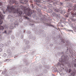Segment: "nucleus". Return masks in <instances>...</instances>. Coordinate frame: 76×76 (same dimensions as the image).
<instances>
[{"label":"nucleus","mask_w":76,"mask_h":76,"mask_svg":"<svg viewBox=\"0 0 76 76\" xmlns=\"http://www.w3.org/2000/svg\"><path fill=\"white\" fill-rule=\"evenodd\" d=\"M61 54L62 56L59 59V61L61 63L58 62L56 64V66L58 68L63 67L65 64H67L69 60V58H68L69 53L62 52Z\"/></svg>","instance_id":"f257e3e1"},{"label":"nucleus","mask_w":76,"mask_h":76,"mask_svg":"<svg viewBox=\"0 0 76 76\" xmlns=\"http://www.w3.org/2000/svg\"><path fill=\"white\" fill-rule=\"evenodd\" d=\"M7 9H8L10 13H18L20 15L22 14V11H20L18 12V10L15 9V6H12L11 8H10L9 6L7 7Z\"/></svg>","instance_id":"f03ea898"},{"label":"nucleus","mask_w":76,"mask_h":76,"mask_svg":"<svg viewBox=\"0 0 76 76\" xmlns=\"http://www.w3.org/2000/svg\"><path fill=\"white\" fill-rule=\"evenodd\" d=\"M18 26V22L17 21H15L12 25L10 26L9 28L10 29H13V28H15L16 27Z\"/></svg>","instance_id":"7ed1b4c3"},{"label":"nucleus","mask_w":76,"mask_h":76,"mask_svg":"<svg viewBox=\"0 0 76 76\" xmlns=\"http://www.w3.org/2000/svg\"><path fill=\"white\" fill-rule=\"evenodd\" d=\"M4 15H2L1 12H0V25L2 24L3 23V19H4Z\"/></svg>","instance_id":"20e7f679"},{"label":"nucleus","mask_w":76,"mask_h":76,"mask_svg":"<svg viewBox=\"0 0 76 76\" xmlns=\"http://www.w3.org/2000/svg\"><path fill=\"white\" fill-rule=\"evenodd\" d=\"M55 11L57 13H60L61 14L63 13V11L60 9H55Z\"/></svg>","instance_id":"39448f33"},{"label":"nucleus","mask_w":76,"mask_h":76,"mask_svg":"<svg viewBox=\"0 0 76 76\" xmlns=\"http://www.w3.org/2000/svg\"><path fill=\"white\" fill-rule=\"evenodd\" d=\"M34 1L36 2V4L38 5V6H39L38 3H42V1H43V0H34Z\"/></svg>","instance_id":"423d86ee"},{"label":"nucleus","mask_w":76,"mask_h":76,"mask_svg":"<svg viewBox=\"0 0 76 76\" xmlns=\"http://www.w3.org/2000/svg\"><path fill=\"white\" fill-rule=\"evenodd\" d=\"M8 18H9L8 19H10V21L11 22H13L14 20H15L14 18L12 17V16L10 15L9 16H8Z\"/></svg>","instance_id":"0eeeda50"},{"label":"nucleus","mask_w":76,"mask_h":76,"mask_svg":"<svg viewBox=\"0 0 76 76\" xmlns=\"http://www.w3.org/2000/svg\"><path fill=\"white\" fill-rule=\"evenodd\" d=\"M46 26H52V27H53V28H55V29H57V30H58V29L57 28H56L55 26H53V25H51L50 24H49L48 23H47L46 24Z\"/></svg>","instance_id":"6e6552de"},{"label":"nucleus","mask_w":76,"mask_h":76,"mask_svg":"<svg viewBox=\"0 0 76 76\" xmlns=\"http://www.w3.org/2000/svg\"><path fill=\"white\" fill-rule=\"evenodd\" d=\"M52 72L54 73V72H57L58 73L59 72H58V71L57 70V68L55 67L54 68H53L52 69Z\"/></svg>","instance_id":"1a4fd4ad"},{"label":"nucleus","mask_w":76,"mask_h":76,"mask_svg":"<svg viewBox=\"0 0 76 76\" xmlns=\"http://www.w3.org/2000/svg\"><path fill=\"white\" fill-rule=\"evenodd\" d=\"M55 16L57 17V18H60V15L57 14H55Z\"/></svg>","instance_id":"9d476101"},{"label":"nucleus","mask_w":76,"mask_h":76,"mask_svg":"<svg viewBox=\"0 0 76 76\" xmlns=\"http://www.w3.org/2000/svg\"><path fill=\"white\" fill-rule=\"evenodd\" d=\"M32 14V13L31 11L28 12L27 13V15L31 16V15Z\"/></svg>","instance_id":"9b49d317"},{"label":"nucleus","mask_w":76,"mask_h":76,"mask_svg":"<svg viewBox=\"0 0 76 76\" xmlns=\"http://www.w3.org/2000/svg\"><path fill=\"white\" fill-rule=\"evenodd\" d=\"M10 44V41H9L8 42V43H5V45L7 46V47H8L9 46V44Z\"/></svg>","instance_id":"f8f14e48"},{"label":"nucleus","mask_w":76,"mask_h":76,"mask_svg":"<svg viewBox=\"0 0 76 76\" xmlns=\"http://www.w3.org/2000/svg\"><path fill=\"white\" fill-rule=\"evenodd\" d=\"M71 76H74L75 75V72H72L71 73Z\"/></svg>","instance_id":"ddd939ff"},{"label":"nucleus","mask_w":76,"mask_h":76,"mask_svg":"<svg viewBox=\"0 0 76 76\" xmlns=\"http://www.w3.org/2000/svg\"><path fill=\"white\" fill-rule=\"evenodd\" d=\"M73 10H74V11H76V4L75 5V6L73 8Z\"/></svg>","instance_id":"4468645a"},{"label":"nucleus","mask_w":76,"mask_h":76,"mask_svg":"<svg viewBox=\"0 0 76 76\" xmlns=\"http://www.w3.org/2000/svg\"><path fill=\"white\" fill-rule=\"evenodd\" d=\"M6 56H7V55L6 54V53H4L3 54V57H6Z\"/></svg>","instance_id":"2eb2a0df"},{"label":"nucleus","mask_w":76,"mask_h":76,"mask_svg":"<svg viewBox=\"0 0 76 76\" xmlns=\"http://www.w3.org/2000/svg\"><path fill=\"white\" fill-rule=\"evenodd\" d=\"M7 52L8 53H10V52H11V50L10 49H8L7 50Z\"/></svg>","instance_id":"dca6fc26"},{"label":"nucleus","mask_w":76,"mask_h":76,"mask_svg":"<svg viewBox=\"0 0 76 76\" xmlns=\"http://www.w3.org/2000/svg\"><path fill=\"white\" fill-rule=\"evenodd\" d=\"M65 19L63 18L61 20V22H63L64 21Z\"/></svg>","instance_id":"f3484780"},{"label":"nucleus","mask_w":76,"mask_h":76,"mask_svg":"<svg viewBox=\"0 0 76 76\" xmlns=\"http://www.w3.org/2000/svg\"><path fill=\"white\" fill-rule=\"evenodd\" d=\"M0 30H1L2 31H3V29H4V27L3 26H1L0 28Z\"/></svg>","instance_id":"a211bd4d"},{"label":"nucleus","mask_w":76,"mask_h":76,"mask_svg":"<svg viewBox=\"0 0 76 76\" xmlns=\"http://www.w3.org/2000/svg\"><path fill=\"white\" fill-rule=\"evenodd\" d=\"M40 21H41V22H42L43 23H44V19H42V18H41L40 19Z\"/></svg>","instance_id":"6ab92c4d"},{"label":"nucleus","mask_w":76,"mask_h":76,"mask_svg":"<svg viewBox=\"0 0 76 76\" xmlns=\"http://www.w3.org/2000/svg\"><path fill=\"white\" fill-rule=\"evenodd\" d=\"M0 47L1 48H3L4 47V45L3 44H1L0 45Z\"/></svg>","instance_id":"aec40b11"},{"label":"nucleus","mask_w":76,"mask_h":76,"mask_svg":"<svg viewBox=\"0 0 76 76\" xmlns=\"http://www.w3.org/2000/svg\"><path fill=\"white\" fill-rule=\"evenodd\" d=\"M30 25L32 26V27H35V25H34V24H30Z\"/></svg>","instance_id":"412c9836"},{"label":"nucleus","mask_w":76,"mask_h":76,"mask_svg":"<svg viewBox=\"0 0 76 76\" xmlns=\"http://www.w3.org/2000/svg\"><path fill=\"white\" fill-rule=\"evenodd\" d=\"M61 42H63V43H64V39H61Z\"/></svg>","instance_id":"4be33fe9"},{"label":"nucleus","mask_w":76,"mask_h":76,"mask_svg":"<svg viewBox=\"0 0 76 76\" xmlns=\"http://www.w3.org/2000/svg\"><path fill=\"white\" fill-rule=\"evenodd\" d=\"M30 6L32 9H33V8H34V6L33 4H31L30 5Z\"/></svg>","instance_id":"5701e85b"},{"label":"nucleus","mask_w":76,"mask_h":76,"mask_svg":"<svg viewBox=\"0 0 76 76\" xmlns=\"http://www.w3.org/2000/svg\"><path fill=\"white\" fill-rule=\"evenodd\" d=\"M59 73L60 74V75H61V76H64V74L63 73H60V72H59Z\"/></svg>","instance_id":"b1692460"},{"label":"nucleus","mask_w":76,"mask_h":76,"mask_svg":"<svg viewBox=\"0 0 76 76\" xmlns=\"http://www.w3.org/2000/svg\"><path fill=\"white\" fill-rule=\"evenodd\" d=\"M24 18H25V19H28H28H29V18H28V17H26V16H24Z\"/></svg>","instance_id":"393cba45"},{"label":"nucleus","mask_w":76,"mask_h":76,"mask_svg":"<svg viewBox=\"0 0 76 76\" xmlns=\"http://www.w3.org/2000/svg\"><path fill=\"white\" fill-rule=\"evenodd\" d=\"M19 22H22V19L20 18L19 19Z\"/></svg>","instance_id":"a878e982"},{"label":"nucleus","mask_w":76,"mask_h":76,"mask_svg":"<svg viewBox=\"0 0 76 76\" xmlns=\"http://www.w3.org/2000/svg\"><path fill=\"white\" fill-rule=\"evenodd\" d=\"M22 1H23V2H25V3H26L27 2V0H21Z\"/></svg>","instance_id":"bb28decb"},{"label":"nucleus","mask_w":76,"mask_h":76,"mask_svg":"<svg viewBox=\"0 0 76 76\" xmlns=\"http://www.w3.org/2000/svg\"><path fill=\"white\" fill-rule=\"evenodd\" d=\"M72 70L71 69H69V70H68V72L69 73H70L72 72Z\"/></svg>","instance_id":"cd10ccee"},{"label":"nucleus","mask_w":76,"mask_h":76,"mask_svg":"<svg viewBox=\"0 0 76 76\" xmlns=\"http://www.w3.org/2000/svg\"><path fill=\"white\" fill-rule=\"evenodd\" d=\"M71 9L70 8H69L68 9V12H69L70 11H71Z\"/></svg>","instance_id":"c85d7f7f"},{"label":"nucleus","mask_w":76,"mask_h":76,"mask_svg":"<svg viewBox=\"0 0 76 76\" xmlns=\"http://www.w3.org/2000/svg\"><path fill=\"white\" fill-rule=\"evenodd\" d=\"M2 34H7V31L5 30L4 32H2Z\"/></svg>","instance_id":"c756f323"},{"label":"nucleus","mask_w":76,"mask_h":76,"mask_svg":"<svg viewBox=\"0 0 76 76\" xmlns=\"http://www.w3.org/2000/svg\"><path fill=\"white\" fill-rule=\"evenodd\" d=\"M67 31H69V32H73V30H67Z\"/></svg>","instance_id":"7c9ffc66"},{"label":"nucleus","mask_w":76,"mask_h":76,"mask_svg":"<svg viewBox=\"0 0 76 76\" xmlns=\"http://www.w3.org/2000/svg\"><path fill=\"white\" fill-rule=\"evenodd\" d=\"M9 60H10V59H7L5 60V61H9Z\"/></svg>","instance_id":"2f4dec72"},{"label":"nucleus","mask_w":76,"mask_h":76,"mask_svg":"<svg viewBox=\"0 0 76 76\" xmlns=\"http://www.w3.org/2000/svg\"><path fill=\"white\" fill-rule=\"evenodd\" d=\"M27 48H30V45H28L27 46Z\"/></svg>","instance_id":"473e14b6"},{"label":"nucleus","mask_w":76,"mask_h":76,"mask_svg":"<svg viewBox=\"0 0 76 76\" xmlns=\"http://www.w3.org/2000/svg\"><path fill=\"white\" fill-rule=\"evenodd\" d=\"M6 73V71H4L2 72V74H4V73Z\"/></svg>","instance_id":"72a5a7b5"},{"label":"nucleus","mask_w":76,"mask_h":76,"mask_svg":"<svg viewBox=\"0 0 76 76\" xmlns=\"http://www.w3.org/2000/svg\"><path fill=\"white\" fill-rule=\"evenodd\" d=\"M46 1V2H49V1H50V0H45Z\"/></svg>","instance_id":"f704fd0d"},{"label":"nucleus","mask_w":76,"mask_h":76,"mask_svg":"<svg viewBox=\"0 0 76 76\" xmlns=\"http://www.w3.org/2000/svg\"><path fill=\"white\" fill-rule=\"evenodd\" d=\"M65 17H66V18H68V17H69V15H65Z\"/></svg>","instance_id":"c9c22d12"},{"label":"nucleus","mask_w":76,"mask_h":76,"mask_svg":"<svg viewBox=\"0 0 76 76\" xmlns=\"http://www.w3.org/2000/svg\"><path fill=\"white\" fill-rule=\"evenodd\" d=\"M59 4L60 5H63V3H61V2H60L59 3Z\"/></svg>","instance_id":"e433bc0d"},{"label":"nucleus","mask_w":76,"mask_h":76,"mask_svg":"<svg viewBox=\"0 0 76 76\" xmlns=\"http://www.w3.org/2000/svg\"><path fill=\"white\" fill-rule=\"evenodd\" d=\"M2 3L1 2H0V6H2Z\"/></svg>","instance_id":"4c0bfd02"},{"label":"nucleus","mask_w":76,"mask_h":76,"mask_svg":"<svg viewBox=\"0 0 76 76\" xmlns=\"http://www.w3.org/2000/svg\"><path fill=\"white\" fill-rule=\"evenodd\" d=\"M9 33H12V31L11 30L9 31Z\"/></svg>","instance_id":"58836bf2"},{"label":"nucleus","mask_w":76,"mask_h":76,"mask_svg":"<svg viewBox=\"0 0 76 76\" xmlns=\"http://www.w3.org/2000/svg\"><path fill=\"white\" fill-rule=\"evenodd\" d=\"M15 70H14L12 72V73H15Z\"/></svg>","instance_id":"ea45409f"},{"label":"nucleus","mask_w":76,"mask_h":76,"mask_svg":"<svg viewBox=\"0 0 76 76\" xmlns=\"http://www.w3.org/2000/svg\"><path fill=\"white\" fill-rule=\"evenodd\" d=\"M31 31H28V33L29 34H31Z\"/></svg>","instance_id":"a19ab883"},{"label":"nucleus","mask_w":76,"mask_h":76,"mask_svg":"<svg viewBox=\"0 0 76 76\" xmlns=\"http://www.w3.org/2000/svg\"><path fill=\"white\" fill-rule=\"evenodd\" d=\"M18 57V55H16L14 56V58H16V57Z\"/></svg>","instance_id":"79ce46f5"},{"label":"nucleus","mask_w":76,"mask_h":76,"mask_svg":"<svg viewBox=\"0 0 76 76\" xmlns=\"http://www.w3.org/2000/svg\"><path fill=\"white\" fill-rule=\"evenodd\" d=\"M49 38H48V37H47L46 38V39L47 40H48L49 39Z\"/></svg>","instance_id":"37998d69"},{"label":"nucleus","mask_w":76,"mask_h":76,"mask_svg":"<svg viewBox=\"0 0 76 76\" xmlns=\"http://www.w3.org/2000/svg\"><path fill=\"white\" fill-rule=\"evenodd\" d=\"M2 51V49L1 48H0V52Z\"/></svg>","instance_id":"c03bdc74"},{"label":"nucleus","mask_w":76,"mask_h":76,"mask_svg":"<svg viewBox=\"0 0 76 76\" xmlns=\"http://www.w3.org/2000/svg\"><path fill=\"white\" fill-rule=\"evenodd\" d=\"M74 67H76V64H74Z\"/></svg>","instance_id":"a18cd8bd"},{"label":"nucleus","mask_w":76,"mask_h":76,"mask_svg":"<svg viewBox=\"0 0 76 76\" xmlns=\"http://www.w3.org/2000/svg\"><path fill=\"white\" fill-rule=\"evenodd\" d=\"M61 27H63V25L61 24Z\"/></svg>","instance_id":"49530a36"},{"label":"nucleus","mask_w":76,"mask_h":76,"mask_svg":"<svg viewBox=\"0 0 76 76\" xmlns=\"http://www.w3.org/2000/svg\"><path fill=\"white\" fill-rule=\"evenodd\" d=\"M72 28H74L75 27V26H72Z\"/></svg>","instance_id":"de8ad7c7"},{"label":"nucleus","mask_w":76,"mask_h":76,"mask_svg":"<svg viewBox=\"0 0 76 76\" xmlns=\"http://www.w3.org/2000/svg\"><path fill=\"white\" fill-rule=\"evenodd\" d=\"M3 13L4 14H5V12L4 11H3Z\"/></svg>","instance_id":"09e8293b"},{"label":"nucleus","mask_w":76,"mask_h":76,"mask_svg":"<svg viewBox=\"0 0 76 76\" xmlns=\"http://www.w3.org/2000/svg\"><path fill=\"white\" fill-rule=\"evenodd\" d=\"M39 68V69H41L42 68V66H40Z\"/></svg>","instance_id":"8fccbe9b"},{"label":"nucleus","mask_w":76,"mask_h":76,"mask_svg":"<svg viewBox=\"0 0 76 76\" xmlns=\"http://www.w3.org/2000/svg\"><path fill=\"white\" fill-rule=\"evenodd\" d=\"M65 1H69V0H65Z\"/></svg>","instance_id":"3c124183"},{"label":"nucleus","mask_w":76,"mask_h":76,"mask_svg":"<svg viewBox=\"0 0 76 76\" xmlns=\"http://www.w3.org/2000/svg\"><path fill=\"white\" fill-rule=\"evenodd\" d=\"M52 76H55V75H52Z\"/></svg>","instance_id":"603ef678"},{"label":"nucleus","mask_w":76,"mask_h":76,"mask_svg":"<svg viewBox=\"0 0 76 76\" xmlns=\"http://www.w3.org/2000/svg\"><path fill=\"white\" fill-rule=\"evenodd\" d=\"M51 10V12H52L53 11H52L51 10Z\"/></svg>","instance_id":"864d4df0"},{"label":"nucleus","mask_w":76,"mask_h":76,"mask_svg":"<svg viewBox=\"0 0 76 76\" xmlns=\"http://www.w3.org/2000/svg\"><path fill=\"white\" fill-rule=\"evenodd\" d=\"M27 42H26V43H27Z\"/></svg>","instance_id":"5fc2aeb1"},{"label":"nucleus","mask_w":76,"mask_h":76,"mask_svg":"<svg viewBox=\"0 0 76 76\" xmlns=\"http://www.w3.org/2000/svg\"><path fill=\"white\" fill-rule=\"evenodd\" d=\"M75 60H76V58L75 59Z\"/></svg>","instance_id":"6e6d98bb"},{"label":"nucleus","mask_w":76,"mask_h":76,"mask_svg":"<svg viewBox=\"0 0 76 76\" xmlns=\"http://www.w3.org/2000/svg\"><path fill=\"white\" fill-rule=\"evenodd\" d=\"M20 33H21V31H20Z\"/></svg>","instance_id":"4d7b16f0"},{"label":"nucleus","mask_w":76,"mask_h":76,"mask_svg":"<svg viewBox=\"0 0 76 76\" xmlns=\"http://www.w3.org/2000/svg\"><path fill=\"white\" fill-rule=\"evenodd\" d=\"M73 25H75V24H73Z\"/></svg>","instance_id":"13d9d810"},{"label":"nucleus","mask_w":76,"mask_h":76,"mask_svg":"<svg viewBox=\"0 0 76 76\" xmlns=\"http://www.w3.org/2000/svg\"><path fill=\"white\" fill-rule=\"evenodd\" d=\"M63 69H64L63 68Z\"/></svg>","instance_id":"bf43d9fd"},{"label":"nucleus","mask_w":76,"mask_h":76,"mask_svg":"<svg viewBox=\"0 0 76 76\" xmlns=\"http://www.w3.org/2000/svg\"><path fill=\"white\" fill-rule=\"evenodd\" d=\"M55 1H56V0H54Z\"/></svg>","instance_id":"052dcab7"},{"label":"nucleus","mask_w":76,"mask_h":76,"mask_svg":"<svg viewBox=\"0 0 76 76\" xmlns=\"http://www.w3.org/2000/svg\"><path fill=\"white\" fill-rule=\"evenodd\" d=\"M72 0L74 1V0Z\"/></svg>","instance_id":"680f3d73"},{"label":"nucleus","mask_w":76,"mask_h":76,"mask_svg":"<svg viewBox=\"0 0 76 76\" xmlns=\"http://www.w3.org/2000/svg\"><path fill=\"white\" fill-rule=\"evenodd\" d=\"M6 76H7V75H6Z\"/></svg>","instance_id":"e2e57ef3"}]
</instances>
